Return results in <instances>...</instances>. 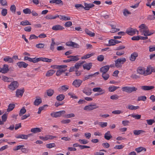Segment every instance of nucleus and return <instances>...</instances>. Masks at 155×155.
I'll return each instance as SVG.
<instances>
[{"mask_svg": "<svg viewBox=\"0 0 155 155\" xmlns=\"http://www.w3.org/2000/svg\"><path fill=\"white\" fill-rule=\"evenodd\" d=\"M92 90L91 88L87 87L86 88H84L82 91L85 94L89 96L92 93Z\"/></svg>", "mask_w": 155, "mask_h": 155, "instance_id": "2eb2a0df", "label": "nucleus"}, {"mask_svg": "<svg viewBox=\"0 0 155 155\" xmlns=\"http://www.w3.org/2000/svg\"><path fill=\"white\" fill-rule=\"evenodd\" d=\"M154 88V86H144L141 87V89L144 91L150 90Z\"/></svg>", "mask_w": 155, "mask_h": 155, "instance_id": "5701e85b", "label": "nucleus"}, {"mask_svg": "<svg viewBox=\"0 0 155 155\" xmlns=\"http://www.w3.org/2000/svg\"><path fill=\"white\" fill-rule=\"evenodd\" d=\"M41 129L39 127L33 128L31 130V131L34 133L41 132Z\"/></svg>", "mask_w": 155, "mask_h": 155, "instance_id": "c85d7f7f", "label": "nucleus"}, {"mask_svg": "<svg viewBox=\"0 0 155 155\" xmlns=\"http://www.w3.org/2000/svg\"><path fill=\"white\" fill-rule=\"evenodd\" d=\"M55 146V144L54 143H50L47 144L46 145V147L47 148H51Z\"/></svg>", "mask_w": 155, "mask_h": 155, "instance_id": "bf43d9fd", "label": "nucleus"}, {"mask_svg": "<svg viewBox=\"0 0 155 155\" xmlns=\"http://www.w3.org/2000/svg\"><path fill=\"white\" fill-rule=\"evenodd\" d=\"M99 125L101 127H104L107 126V123L106 122H101L99 123Z\"/></svg>", "mask_w": 155, "mask_h": 155, "instance_id": "603ef678", "label": "nucleus"}, {"mask_svg": "<svg viewBox=\"0 0 155 155\" xmlns=\"http://www.w3.org/2000/svg\"><path fill=\"white\" fill-rule=\"evenodd\" d=\"M136 31L137 30L136 29L129 28L126 30V33L129 35L132 36L135 34Z\"/></svg>", "mask_w": 155, "mask_h": 155, "instance_id": "6e6552de", "label": "nucleus"}, {"mask_svg": "<svg viewBox=\"0 0 155 155\" xmlns=\"http://www.w3.org/2000/svg\"><path fill=\"white\" fill-rule=\"evenodd\" d=\"M65 113V110H61L56 112H53L51 114V115L53 117L56 118L60 117L62 114Z\"/></svg>", "mask_w": 155, "mask_h": 155, "instance_id": "0eeeda50", "label": "nucleus"}, {"mask_svg": "<svg viewBox=\"0 0 155 155\" xmlns=\"http://www.w3.org/2000/svg\"><path fill=\"white\" fill-rule=\"evenodd\" d=\"M121 90L123 91L128 93H131L136 92L137 90V89L134 87L125 86L122 87L121 88Z\"/></svg>", "mask_w": 155, "mask_h": 155, "instance_id": "7ed1b4c3", "label": "nucleus"}, {"mask_svg": "<svg viewBox=\"0 0 155 155\" xmlns=\"http://www.w3.org/2000/svg\"><path fill=\"white\" fill-rule=\"evenodd\" d=\"M119 88V87H118L114 86H112L109 87V91L111 92H113Z\"/></svg>", "mask_w": 155, "mask_h": 155, "instance_id": "a19ab883", "label": "nucleus"}, {"mask_svg": "<svg viewBox=\"0 0 155 155\" xmlns=\"http://www.w3.org/2000/svg\"><path fill=\"white\" fill-rule=\"evenodd\" d=\"M26 111V110L25 108L23 107L20 110L19 112V115L20 116H22L23 114H25Z\"/></svg>", "mask_w": 155, "mask_h": 155, "instance_id": "c03bdc74", "label": "nucleus"}, {"mask_svg": "<svg viewBox=\"0 0 155 155\" xmlns=\"http://www.w3.org/2000/svg\"><path fill=\"white\" fill-rule=\"evenodd\" d=\"M57 137L55 136H52L51 135H47L45 137V138L46 140L48 139L52 140L54 138H56Z\"/></svg>", "mask_w": 155, "mask_h": 155, "instance_id": "49530a36", "label": "nucleus"}, {"mask_svg": "<svg viewBox=\"0 0 155 155\" xmlns=\"http://www.w3.org/2000/svg\"><path fill=\"white\" fill-rule=\"evenodd\" d=\"M147 99V97L145 96H139L138 97V101H145Z\"/></svg>", "mask_w": 155, "mask_h": 155, "instance_id": "5fc2aeb1", "label": "nucleus"}, {"mask_svg": "<svg viewBox=\"0 0 155 155\" xmlns=\"http://www.w3.org/2000/svg\"><path fill=\"white\" fill-rule=\"evenodd\" d=\"M138 56V53L136 52H134L131 54L130 57V60L131 61H134Z\"/></svg>", "mask_w": 155, "mask_h": 155, "instance_id": "f8f14e48", "label": "nucleus"}, {"mask_svg": "<svg viewBox=\"0 0 155 155\" xmlns=\"http://www.w3.org/2000/svg\"><path fill=\"white\" fill-rule=\"evenodd\" d=\"M78 56H79L78 55L76 56L70 55L68 56L67 58L70 59L71 61H77L79 59Z\"/></svg>", "mask_w": 155, "mask_h": 155, "instance_id": "f3484780", "label": "nucleus"}, {"mask_svg": "<svg viewBox=\"0 0 155 155\" xmlns=\"http://www.w3.org/2000/svg\"><path fill=\"white\" fill-rule=\"evenodd\" d=\"M59 17V15H57L54 16L51 15H48L45 17V18L47 19H55L56 18Z\"/></svg>", "mask_w": 155, "mask_h": 155, "instance_id": "bb28decb", "label": "nucleus"}, {"mask_svg": "<svg viewBox=\"0 0 155 155\" xmlns=\"http://www.w3.org/2000/svg\"><path fill=\"white\" fill-rule=\"evenodd\" d=\"M85 7H84V8L86 10H88L90 9L91 8L94 6V5L93 4H88L87 3H84Z\"/></svg>", "mask_w": 155, "mask_h": 155, "instance_id": "393cba45", "label": "nucleus"}, {"mask_svg": "<svg viewBox=\"0 0 155 155\" xmlns=\"http://www.w3.org/2000/svg\"><path fill=\"white\" fill-rule=\"evenodd\" d=\"M20 25L23 26H25L27 25H31V24L28 21L26 20L25 21H21L20 23Z\"/></svg>", "mask_w": 155, "mask_h": 155, "instance_id": "8fccbe9b", "label": "nucleus"}, {"mask_svg": "<svg viewBox=\"0 0 155 155\" xmlns=\"http://www.w3.org/2000/svg\"><path fill=\"white\" fill-rule=\"evenodd\" d=\"M93 55V53H91L90 54H87L84 56H82L81 57V59H86L87 58H89L91 57Z\"/></svg>", "mask_w": 155, "mask_h": 155, "instance_id": "3c124183", "label": "nucleus"}, {"mask_svg": "<svg viewBox=\"0 0 155 155\" xmlns=\"http://www.w3.org/2000/svg\"><path fill=\"white\" fill-rule=\"evenodd\" d=\"M85 33L90 37H94L95 36V33L89 31L88 29H86L85 30Z\"/></svg>", "mask_w": 155, "mask_h": 155, "instance_id": "ea45409f", "label": "nucleus"}, {"mask_svg": "<svg viewBox=\"0 0 155 155\" xmlns=\"http://www.w3.org/2000/svg\"><path fill=\"white\" fill-rule=\"evenodd\" d=\"M146 121L147 124L149 125H152L155 122V120L153 119L147 120Z\"/></svg>", "mask_w": 155, "mask_h": 155, "instance_id": "680f3d73", "label": "nucleus"}, {"mask_svg": "<svg viewBox=\"0 0 155 155\" xmlns=\"http://www.w3.org/2000/svg\"><path fill=\"white\" fill-rule=\"evenodd\" d=\"M93 91L94 92H100L105 91L104 90H103L100 87H94L93 89Z\"/></svg>", "mask_w": 155, "mask_h": 155, "instance_id": "37998d69", "label": "nucleus"}, {"mask_svg": "<svg viewBox=\"0 0 155 155\" xmlns=\"http://www.w3.org/2000/svg\"><path fill=\"white\" fill-rule=\"evenodd\" d=\"M137 72L141 74H144L145 76V69L141 67H139L137 69Z\"/></svg>", "mask_w": 155, "mask_h": 155, "instance_id": "b1692460", "label": "nucleus"}, {"mask_svg": "<svg viewBox=\"0 0 155 155\" xmlns=\"http://www.w3.org/2000/svg\"><path fill=\"white\" fill-rule=\"evenodd\" d=\"M84 69H86L88 70H89L92 67V63H86L83 65Z\"/></svg>", "mask_w": 155, "mask_h": 155, "instance_id": "4be33fe9", "label": "nucleus"}, {"mask_svg": "<svg viewBox=\"0 0 155 155\" xmlns=\"http://www.w3.org/2000/svg\"><path fill=\"white\" fill-rule=\"evenodd\" d=\"M60 20H71V18L70 17H66L65 15H59L58 17Z\"/></svg>", "mask_w": 155, "mask_h": 155, "instance_id": "2f4dec72", "label": "nucleus"}, {"mask_svg": "<svg viewBox=\"0 0 155 155\" xmlns=\"http://www.w3.org/2000/svg\"><path fill=\"white\" fill-rule=\"evenodd\" d=\"M17 65L19 68L23 67L24 68H26L28 66V64L24 62L19 61L17 63Z\"/></svg>", "mask_w": 155, "mask_h": 155, "instance_id": "dca6fc26", "label": "nucleus"}, {"mask_svg": "<svg viewBox=\"0 0 155 155\" xmlns=\"http://www.w3.org/2000/svg\"><path fill=\"white\" fill-rule=\"evenodd\" d=\"M8 66L7 64H4L3 67L1 68V73L3 74H5L9 71Z\"/></svg>", "mask_w": 155, "mask_h": 155, "instance_id": "ddd939ff", "label": "nucleus"}, {"mask_svg": "<svg viewBox=\"0 0 155 155\" xmlns=\"http://www.w3.org/2000/svg\"><path fill=\"white\" fill-rule=\"evenodd\" d=\"M131 12H129L127 9H125L123 11V14L124 16H127L129 14H130Z\"/></svg>", "mask_w": 155, "mask_h": 155, "instance_id": "0e129e2a", "label": "nucleus"}, {"mask_svg": "<svg viewBox=\"0 0 155 155\" xmlns=\"http://www.w3.org/2000/svg\"><path fill=\"white\" fill-rule=\"evenodd\" d=\"M112 137L110 133V131H108L106 133L104 136V138L108 140L112 138Z\"/></svg>", "mask_w": 155, "mask_h": 155, "instance_id": "a878e982", "label": "nucleus"}, {"mask_svg": "<svg viewBox=\"0 0 155 155\" xmlns=\"http://www.w3.org/2000/svg\"><path fill=\"white\" fill-rule=\"evenodd\" d=\"M69 89V86L66 85H64L59 88V91H66Z\"/></svg>", "mask_w": 155, "mask_h": 155, "instance_id": "c9c22d12", "label": "nucleus"}, {"mask_svg": "<svg viewBox=\"0 0 155 155\" xmlns=\"http://www.w3.org/2000/svg\"><path fill=\"white\" fill-rule=\"evenodd\" d=\"M23 12L25 14H30L31 11L30 9L26 8L23 10Z\"/></svg>", "mask_w": 155, "mask_h": 155, "instance_id": "69168bd1", "label": "nucleus"}, {"mask_svg": "<svg viewBox=\"0 0 155 155\" xmlns=\"http://www.w3.org/2000/svg\"><path fill=\"white\" fill-rule=\"evenodd\" d=\"M127 108L130 110H133L139 109L140 107L138 106H134L132 105H128L127 107Z\"/></svg>", "mask_w": 155, "mask_h": 155, "instance_id": "473e14b6", "label": "nucleus"}, {"mask_svg": "<svg viewBox=\"0 0 155 155\" xmlns=\"http://www.w3.org/2000/svg\"><path fill=\"white\" fill-rule=\"evenodd\" d=\"M75 7L77 9H83L84 6L81 4H77L75 5Z\"/></svg>", "mask_w": 155, "mask_h": 155, "instance_id": "052dcab7", "label": "nucleus"}, {"mask_svg": "<svg viewBox=\"0 0 155 155\" xmlns=\"http://www.w3.org/2000/svg\"><path fill=\"white\" fill-rule=\"evenodd\" d=\"M64 29V27L59 25H54L52 28V29L54 31H60Z\"/></svg>", "mask_w": 155, "mask_h": 155, "instance_id": "4468645a", "label": "nucleus"}, {"mask_svg": "<svg viewBox=\"0 0 155 155\" xmlns=\"http://www.w3.org/2000/svg\"><path fill=\"white\" fill-rule=\"evenodd\" d=\"M131 116L132 117H133V118H135V119L138 120L140 119L141 117V115H139L137 114L136 115L131 114L130 115H129L128 116Z\"/></svg>", "mask_w": 155, "mask_h": 155, "instance_id": "13d9d810", "label": "nucleus"}, {"mask_svg": "<svg viewBox=\"0 0 155 155\" xmlns=\"http://www.w3.org/2000/svg\"><path fill=\"white\" fill-rule=\"evenodd\" d=\"M24 146V145H19L15 147H14L13 148V150L14 151H17L21 149V148Z\"/></svg>", "mask_w": 155, "mask_h": 155, "instance_id": "09e8293b", "label": "nucleus"}, {"mask_svg": "<svg viewBox=\"0 0 155 155\" xmlns=\"http://www.w3.org/2000/svg\"><path fill=\"white\" fill-rule=\"evenodd\" d=\"M24 91L25 90L23 89L21 90L17 89L16 92V96L17 97H19V96H22Z\"/></svg>", "mask_w": 155, "mask_h": 155, "instance_id": "a211bd4d", "label": "nucleus"}, {"mask_svg": "<svg viewBox=\"0 0 155 155\" xmlns=\"http://www.w3.org/2000/svg\"><path fill=\"white\" fill-rule=\"evenodd\" d=\"M45 45L44 44L40 43L36 45L35 47L38 48H44Z\"/></svg>", "mask_w": 155, "mask_h": 155, "instance_id": "864d4df0", "label": "nucleus"}, {"mask_svg": "<svg viewBox=\"0 0 155 155\" xmlns=\"http://www.w3.org/2000/svg\"><path fill=\"white\" fill-rule=\"evenodd\" d=\"M109 46L114 45H115V39H111L109 41Z\"/></svg>", "mask_w": 155, "mask_h": 155, "instance_id": "774afa93", "label": "nucleus"}, {"mask_svg": "<svg viewBox=\"0 0 155 155\" xmlns=\"http://www.w3.org/2000/svg\"><path fill=\"white\" fill-rule=\"evenodd\" d=\"M99 107V106L96 104H89L85 106L84 109L85 110L90 111Z\"/></svg>", "mask_w": 155, "mask_h": 155, "instance_id": "39448f33", "label": "nucleus"}, {"mask_svg": "<svg viewBox=\"0 0 155 155\" xmlns=\"http://www.w3.org/2000/svg\"><path fill=\"white\" fill-rule=\"evenodd\" d=\"M55 72V71L53 70H50L48 71L46 74L47 77H49L52 76Z\"/></svg>", "mask_w": 155, "mask_h": 155, "instance_id": "7c9ffc66", "label": "nucleus"}, {"mask_svg": "<svg viewBox=\"0 0 155 155\" xmlns=\"http://www.w3.org/2000/svg\"><path fill=\"white\" fill-rule=\"evenodd\" d=\"M110 66L108 65H105L101 68L100 69V71L102 73H107L109 70Z\"/></svg>", "mask_w": 155, "mask_h": 155, "instance_id": "9d476101", "label": "nucleus"}, {"mask_svg": "<svg viewBox=\"0 0 155 155\" xmlns=\"http://www.w3.org/2000/svg\"><path fill=\"white\" fill-rule=\"evenodd\" d=\"M110 26L112 28L110 32L112 33H115L117 31H119L120 30L119 29L116 28V26L114 25H111Z\"/></svg>", "mask_w": 155, "mask_h": 155, "instance_id": "f704fd0d", "label": "nucleus"}, {"mask_svg": "<svg viewBox=\"0 0 155 155\" xmlns=\"http://www.w3.org/2000/svg\"><path fill=\"white\" fill-rule=\"evenodd\" d=\"M84 63V62H82L81 63L78 62L75 64L74 68H75L76 70H77L78 68L81 67L82 64Z\"/></svg>", "mask_w": 155, "mask_h": 155, "instance_id": "a18cd8bd", "label": "nucleus"}, {"mask_svg": "<svg viewBox=\"0 0 155 155\" xmlns=\"http://www.w3.org/2000/svg\"><path fill=\"white\" fill-rule=\"evenodd\" d=\"M152 72L150 68H147L146 70H145V76L150 74Z\"/></svg>", "mask_w": 155, "mask_h": 155, "instance_id": "6e6d98bb", "label": "nucleus"}, {"mask_svg": "<svg viewBox=\"0 0 155 155\" xmlns=\"http://www.w3.org/2000/svg\"><path fill=\"white\" fill-rule=\"evenodd\" d=\"M18 86V83L17 81L12 82L8 86V88L11 90H14L17 88Z\"/></svg>", "mask_w": 155, "mask_h": 155, "instance_id": "423d86ee", "label": "nucleus"}, {"mask_svg": "<svg viewBox=\"0 0 155 155\" xmlns=\"http://www.w3.org/2000/svg\"><path fill=\"white\" fill-rule=\"evenodd\" d=\"M140 31L142 33V35H143L144 36H147L148 33L149 32V29L148 27L144 24H142L139 26Z\"/></svg>", "mask_w": 155, "mask_h": 155, "instance_id": "f03ea898", "label": "nucleus"}, {"mask_svg": "<svg viewBox=\"0 0 155 155\" xmlns=\"http://www.w3.org/2000/svg\"><path fill=\"white\" fill-rule=\"evenodd\" d=\"M135 150L137 153H140L143 150H144V151H146V149L142 147H140L138 148H136Z\"/></svg>", "mask_w": 155, "mask_h": 155, "instance_id": "79ce46f5", "label": "nucleus"}, {"mask_svg": "<svg viewBox=\"0 0 155 155\" xmlns=\"http://www.w3.org/2000/svg\"><path fill=\"white\" fill-rule=\"evenodd\" d=\"M145 131L143 130H134L133 131V133L134 135H138L142 133H145Z\"/></svg>", "mask_w": 155, "mask_h": 155, "instance_id": "72a5a7b5", "label": "nucleus"}, {"mask_svg": "<svg viewBox=\"0 0 155 155\" xmlns=\"http://www.w3.org/2000/svg\"><path fill=\"white\" fill-rule=\"evenodd\" d=\"M78 141L80 143L83 144H85L88 142V141L87 140L85 139H79Z\"/></svg>", "mask_w": 155, "mask_h": 155, "instance_id": "4d7b16f0", "label": "nucleus"}, {"mask_svg": "<svg viewBox=\"0 0 155 155\" xmlns=\"http://www.w3.org/2000/svg\"><path fill=\"white\" fill-rule=\"evenodd\" d=\"M25 61L28 60L30 62H32L34 63L38 62L40 61H42L44 62H51L52 61L51 59H49L47 58L40 57L38 58H31L28 56H25L24 58Z\"/></svg>", "mask_w": 155, "mask_h": 155, "instance_id": "f257e3e1", "label": "nucleus"}, {"mask_svg": "<svg viewBox=\"0 0 155 155\" xmlns=\"http://www.w3.org/2000/svg\"><path fill=\"white\" fill-rule=\"evenodd\" d=\"M54 91L53 90L50 89L46 91L47 95L49 97L52 96L54 93Z\"/></svg>", "mask_w": 155, "mask_h": 155, "instance_id": "cd10ccee", "label": "nucleus"}, {"mask_svg": "<svg viewBox=\"0 0 155 155\" xmlns=\"http://www.w3.org/2000/svg\"><path fill=\"white\" fill-rule=\"evenodd\" d=\"M65 97V96L63 94H61L57 96L56 97L57 100L59 101L63 100Z\"/></svg>", "mask_w": 155, "mask_h": 155, "instance_id": "e433bc0d", "label": "nucleus"}, {"mask_svg": "<svg viewBox=\"0 0 155 155\" xmlns=\"http://www.w3.org/2000/svg\"><path fill=\"white\" fill-rule=\"evenodd\" d=\"M82 81L80 79H76L74 80L72 83L73 85L76 87H79L81 84Z\"/></svg>", "mask_w": 155, "mask_h": 155, "instance_id": "9b49d317", "label": "nucleus"}, {"mask_svg": "<svg viewBox=\"0 0 155 155\" xmlns=\"http://www.w3.org/2000/svg\"><path fill=\"white\" fill-rule=\"evenodd\" d=\"M7 13V10L5 8L3 9L1 11V14L3 16H5Z\"/></svg>", "mask_w": 155, "mask_h": 155, "instance_id": "338daca9", "label": "nucleus"}, {"mask_svg": "<svg viewBox=\"0 0 155 155\" xmlns=\"http://www.w3.org/2000/svg\"><path fill=\"white\" fill-rule=\"evenodd\" d=\"M2 80L6 82H11L13 81V79L11 78H8L7 77L3 75L2 76Z\"/></svg>", "mask_w": 155, "mask_h": 155, "instance_id": "412c9836", "label": "nucleus"}, {"mask_svg": "<svg viewBox=\"0 0 155 155\" xmlns=\"http://www.w3.org/2000/svg\"><path fill=\"white\" fill-rule=\"evenodd\" d=\"M66 45L68 47H72L75 48H79V45L72 41H68L66 42Z\"/></svg>", "mask_w": 155, "mask_h": 155, "instance_id": "1a4fd4ad", "label": "nucleus"}, {"mask_svg": "<svg viewBox=\"0 0 155 155\" xmlns=\"http://www.w3.org/2000/svg\"><path fill=\"white\" fill-rule=\"evenodd\" d=\"M3 61L5 62H8V63H13L14 62L12 58L8 56H6L3 58Z\"/></svg>", "mask_w": 155, "mask_h": 155, "instance_id": "aec40b11", "label": "nucleus"}, {"mask_svg": "<svg viewBox=\"0 0 155 155\" xmlns=\"http://www.w3.org/2000/svg\"><path fill=\"white\" fill-rule=\"evenodd\" d=\"M42 103L41 99L39 97H36V99L34 102V104L35 106H38Z\"/></svg>", "mask_w": 155, "mask_h": 155, "instance_id": "6ab92c4d", "label": "nucleus"}, {"mask_svg": "<svg viewBox=\"0 0 155 155\" xmlns=\"http://www.w3.org/2000/svg\"><path fill=\"white\" fill-rule=\"evenodd\" d=\"M16 138H21L23 139H27V136L26 135L21 134L18 135L16 137Z\"/></svg>", "mask_w": 155, "mask_h": 155, "instance_id": "de8ad7c7", "label": "nucleus"}, {"mask_svg": "<svg viewBox=\"0 0 155 155\" xmlns=\"http://www.w3.org/2000/svg\"><path fill=\"white\" fill-rule=\"evenodd\" d=\"M126 61V59L125 58H121L117 59L114 61L115 66L117 68L121 67L122 64Z\"/></svg>", "mask_w": 155, "mask_h": 155, "instance_id": "20e7f679", "label": "nucleus"}, {"mask_svg": "<svg viewBox=\"0 0 155 155\" xmlns=\"http://www.w3.org/2000/svg\"><path fill=\"white\" fill-rule=\"evenodd\" d=\"M101 76L105 81L107 80L110 77L109 74L107 73H102Z\"/></svg>", "mask_w": 155, "mask_h": 155, "instance_id": "c756f323", "label": "nucleus"}, {"mask_svg": "<svg viewBox=\"0 0 155 155\" xmlns=\"http://www.w3.org/2000/svg\"><path fill=\"white\" fill-rule=\"evenodd\" d=\"M15 105L14 104H10L8 106V108L7 109V111L9 112L15 108Z\"/></svg>", "mask_w": 155, "mask_h": 155, "instance_id": "4c0bfd02", "label": "nucleus"}, {"mask_svg": "<svg viewBox=\"0 0 155 155\" xmlns=\"http://www.w3.org/2000/svg\"><path fill=\"white\" fill-rule=\"evenodd\" d=\"M51 43L50 46V49L52 51H53L54 48V45L55 44V43L54 41V38L51 39Z\"/></svg>", "mask_w": 155, "mask_h": 155, "instance_id": "58836bf2", "label": "nucleus"}, {"mask_svg": "<svg viewBox=\"0 0 155 155\" xmlns=\"http://www.w3.org/2000/svg\"><path fill=\"white\" fill-rule=\"evenodd\" d=\"M104 59V56L103 55H100L97 56V59L99 61H102Z\"/></svg>", "mask_w": 155, "mask_h": 155, "instance_id": "e2e57ef3", "label": "nucleus"}]
</instances>
